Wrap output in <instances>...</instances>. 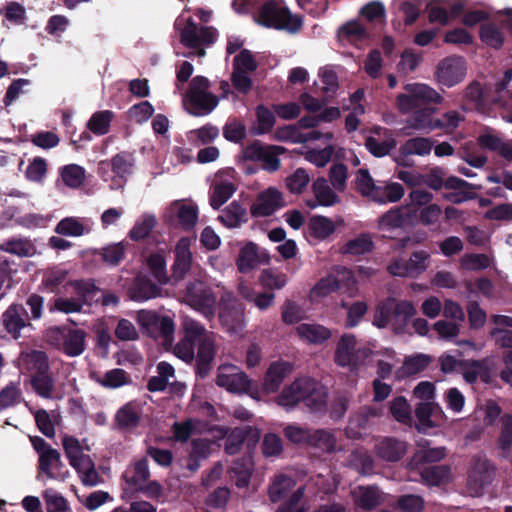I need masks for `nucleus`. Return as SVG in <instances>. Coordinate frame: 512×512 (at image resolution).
<instances>
[{"instance_id":"41","label":"nucleus","mask_w":512,"mask_h":512,"mask_svg":"<svg viewBox=\"0 0 512 512\" xmlns=\"http://www.w3.org/2000/svg\"><path fill=\"white\" fill-rule=\"evenodd\" d=\"M61 466L60 453L56 449L50 450L39 457L37 478H40L41 474H45L48 478L54 479L55 473L53 470H58Z\"/></svg>"},{"instance_id":"42","label":"nucleus","mask_w":512,"mask_h":512,"mask_svg":"<svg viewBox=\"0 0 512 512\" xmlns=\"http://www.w3.org/2000/svg\"><path fill=\"white\" fill-rule=\"evenodd\" d=\"M451 469L448 465H433L425 467L420 475L423 481L430 486H439L449 480Z\"/></svg>"},{"instance_id":"12","label":"nucleus","mask_w":512,"mask_h":512,"mask_svg":"<svg viewBox=\"0 0 512 512\" xmlns=\"http://www.w3.org/2000/svg\"><path fill=\"white\" fill-rule=\"evenodd\" d=\"M163 218L171 226H180L184 230H190L197 222L198 210L194 205H188L182 200H176L166 209Z\"/></svg>"},{"instance_id":"40","label":"nucleus","mask_w":512,"mask_h":512,"mask_svg":"<svg viewBox=\"0 0 512 512\" xmlns=\"http://www.w3.org/2000/svg\"><path fill=\"white\" fill-rule=\"evenodd\" d=\"M308 446L331 453L336 447L335 435L326 429H311Z\"/></svg>"},{"instance_id":"21","label":"nucleus","mask_w":512,"mask_h":512,"mask_svg":"<svg viewBox=\"0 0 512 512\" xmlns=\"http://www.w3.org/2000/svg\"><path fill=\"white\" fill-rule=\"evenodd\" d=\"M160 294L161 288L144 274H138L129 288L130 298L134 301H146Z\"/></svg>"},{"instance_id":"17","label":"nucleus","mask_w":512,"mask_h":512,"mask_svg":"<svg viewBox=\"0 0 512 512\" xmlns=\"http://www.w3.org/2000/svg\"><path fill=\"white\" fill-rule=\"evenodd\" d=\"M2 322L6 331L17 339L21 331L31 327L26 309L20 304H13L2 315Z\"/></svg>"},{"instance_id":"36","label":"nucleus","mask_w":512,"mask_h":512,"mask_svg":"<svg viewBox=\"0 0 512 512\" xmlns=\"http://www.w3.org/2000/svg\"><path fill=\"white\" fill-rule=\"evenodd\" d=\"M334 222L322 215H313L308 222L309 234L318 240H325L335 232Z\"/></svg>"},{"instance_id":"38","label":"nucleus","mask_w":512,"mask_h":512,"mask_svg":"<svg viewBox=\"0 0 512 512\" xmlns=\"http://www.w3.org/2000/svg\"><path fill=\"white\" fill-rule=\"evenodd\" d=\"M446 456L445 447H434V448H421L417 450L410 462V468H418L420 465L426 463H435L441 461Z\"/></svg>"},{"instance_id":"16","label":"nucleus","mask_w":512,"mask_h":512,"mask_svg":"<svg viewBox=\"0 0 512 512\" xmlns=\"http://www.w3.org/2000/svg\"><path fill=\"white\" fill-rule=\"evenodd\" d=\"M198 345L196 359V373L199 377L205 378L212 369V362L216 354V345L213 333L205 330L197 339Z\"/></svg>"},{"instance_id":"52","label":"nucleus","mask_w":512,"mask_h":512,"mask_svg":"<svg viewBox=\"0 0 512 512\" xmlns=\"http://www.w3.org/2000/svg\"><path fill=\"white\" fill-rule=\"evenodd\" d=\"M498 448L507 451L512 447V415L504 414L500 418V433L497 439Z\"/></svg>"},{"instance_id":"32","label":"nucleus","mask_w":512,"mask_h":512,"mask_svg":"<svg viewBox=\"0 0 512 512\" xmlns=\"http://www.w3.org/2000/svg\"><path fill=\"white\" fill-rule=\"evenodd\" d=\"M479 36L487 46L500 49L505 42V34L502 28L495 22H486L480 25Z\"/></svg>"},{"instance_id":"22","label":"nucleus","mask_w":512,"mask_h":512,"mask_svg":"<svg viewBox=\"0 0 512 512\" xmlns=\"http://www.w3.org/2000/svg\"><path fill=\"white\" fill-rule=\"evenodd\" d=\"M286 206L282 192L275 187L258 193V217L270 216L277 210Z\"/></svg>"},{"instance_id":"5","label":"nucleus","mask_w":512,"mask_h":512,"mask_svg":"<svg viewBox=\"0 0 512 512\" xmlns=\"http://www.w3.org/2000/svg\"><path fill=\"white\" fill-rule=\"evenodd\" d=\"M371 355L370 348L357 346L355 335L344 334L337 343L334 361L340 367H349L354 370L363 365Z\"/></svg>"},{"instance_id":"29","label":"nucleus","mask_w":512,"mask_h":512,"mask_svg":"<svg viewBox=\"0 0 512 512\" xmlns=\"http://www.w3.org/2000/svg\"><path fill=\"white\" fill-rule=\"evenodd\" d=\"M115 422L120 430L131 431L135 429L140 422V409L133 403L124 405L117 411Z\"/></svg>"},{"instance_id":"11","label":"nucleus","mask_w":512,"mask_h":512,"mask_svg":"<svg viewBox=\"0 0 512 512\" xmlns=\"http://www.w3.org/2000/svg\"><path fill=\"white\" fill-rule=\"evenodd\" d=\"M184 337L175 345L174 354L185 362H192L195 358V345L197 339L205 332V328L192 318L183 321Z\"/></svg>"},{"instance_id":"53","label":"nucleus","mask_w":512,"mask_h":512,"mask_svg":"<svg viewBox=\"0 0 512 512\" xmlns=\"http://www.w3.org/2000/svg\"><path fill=\"white\" fill-rule=\"evenodd\" d=\"M310 181L309 174L304 168H297L286 180V187L293 194H300Z\"/></svg>"},{"instance_id":"33","label":"nucleus","mask_w":512,"mask_h":512,"mask_svg":"<svg viewBox=\"0 0 512 512\" xmlns=\"http://www.w3.org/2000/svg\"><path fill=\"white\" fill-rule=\"evenodd\" d=\"M123 477L129 488L135 491L144 482L148 481L150 477L147 459L142 458L137 461L133 467L125 471Z\"/></svg>"},{"instance_id":"9","label":"nucleus","mask_w":512,"mask_h":512,"mask_svg":"<svg viewBox=\"0 0 512 512\" xmlns=\"http://www.w3.org/2000/svg\"><path fill=\"white\" fill-rule=\"evenodd\" d=\"M185 302L210 319L215 314L216 299L212 290L201 281L188 283L185 291Z\"/></svg>"},{"instance_id":"59","label":"nucleus","mask_w":512,"mask_h":512,"mask_svg":"<svg viewBox=\"0 0 512 512\" xmlns=\"http://www.w3.org/2000/svg\"><path fill=\"white\" fill-rule=\"evenodd\" d=\"M383 60L378 49H372L364 62V71L371 79H377L381 75Z\"/></svg>"},{"instance_id":"30","label":"nucleus","mask_w":512,"mask_h":512,"mask_svg":"<svg viewBox=\"0 0 512 512\" xmlns=\"http://www.w3.org/2000/svg\"><path fill=\"white\" fill-rule=\"evenodd\" d=\"M410 215L403 208H391L384 213L379 219V229L383 231H391L403 228L409 224Z\"/></svg>"},{"instance_id":"8","label":"nucleus","mask_w":512,"mask_h":512,"mask_svg":"<svg viewBox=\"0 0 512 512\" xmlns=\"http://www.w3.org/2000/svg\"><path fill=\"white\" fill-rule=\"evenodd\" d=\"M216 384L219 387L226 388L229 392L245 393L256 399L252 380L234 365H221L218 367Z\"/></svg>"},{"instance_id":"10","label":"nucleus","mask_w":512,"mask_h":512,"mask_svg":"<svg viewBox=\"0 0 512 512\" xmlns=\"http://www.w3.org/2000/svg\"><path fill=\"white\" fill-rule=\"evenodd\" d=\"M219 320L231 333L239 332L244 322V308L230 292H224L220 297Z\"/></svg>"},{"instance_id":"6","label":"nucleus","mask_w":512,"mask_h":512,"mask_svg":"<svg viewBox=\"0 0 512 512\" xmlns=\"http://www.w3.org/2000/svg\"><path fill=\"white\" fill-rule=\"evenodd\" d=\"M77 297L76 298H56L54 308L64 313L80 312L83 305H92L98 303L99 288L91 280H80L71 282Z\"/></svg>"},{"instance_id":"27","label":"nucleus","mask_w":512,"mask_h":512,"mask_svg":"<svg viewBox=\"0 0 512 512\" xmlns=\"http://www.w3.org/2000/svg\"><path fill=\"white\" fill-rule=\"evenodd\" d=\"M112 171L115 174L112 179V188H121L125 183L126 175L131 173L133 166V159L127 153H119L111 160Z\"/></svg>"},{"instance_id":"15","label":"nucleus","mask_w":512,"mask_h":512,"mask_svg":"<svg viewBox=\"0 0 512 512\" xmlns=\"http://www.w3.org/2000/svg\"><path fill=\"white\" fill-rule=\"evenodd\" d=\"M381 414V408L375 406L360 407L357 411L352 413L349 418L348 425L345 429L346 436L354 440L361 439L370 426L371 419L380 417Z\"/></svg>"},{"instance_id":"58","label":"nucleus","mask_w":512,"mask_h":512,"mask_svg":"<svg viewBox=\"0 0 512 512\" xmlns=\"http://www.w3.org/2000/svg\"><path fill=\"white\" fill-rule=\"evenodd\" d=\"M310 433L311 429L292 424L283 429L285 438H287L291 443L297 445L308 446L309 438L311 437Z\"/></svg>"},{"instance_id":"34","label":"nucleus","mask_w":512,"mask_h":512,"mask_svg":"<svg viewBox=\"0 0 512 512\" xmlns=\"http://www.w3.org/2000/svg\"><path fill=\"white\" fill-rule=\"evenodd\" d=\"M312 191L320 206L330 207L340 202V197L332 190L324 177H318L313 182Z\"/></svg>"},{"instance_id":"7","label":"nucleus","mask_w":512,"mask_h":512,"mask_svg":"<svg viewBox=\"0 0 512 512\" xmlns=\"http://www.w3.org/2000/svg\"><path fill=\"white\" fill-rule=\"evenodd\" d=\"M496 473V467L483 455H476L472 459L468 471L467 487L473 496H480L483 490L492 484Z\"/></svg>"},{"instance_id":"49","label":"nucleus","mask_w":512,"mask_h":512,"mask_svg":"<svg viewBox=\"0 0 512 512\" xmlns=\"http://www.w3.org/2000/svg\"><path fill=\"white\" fill-rule=\"evenodd\" d=\"M389 412L400 423L407 424L412 420L411 407L403 396H397L390 402Z\"/></svg>"},{"instance_id":"25","label":"nucleus","mask_w":512,"mask_h":512,"mask_svg":"<svg viewBox=\"0 0 512 512\" xmlns=\"http://www.w3.org/2000/svg\"><path fill=\"white\" fill-rule=\"evenodd\" d=\"M191 252L187 239H181L175 247V262L173 264L172 277L175 281L183 279L191 267Z\"/></svg>"},{"instance_id":"55","label":"nucleus","mask_w":512,"mask_h":512,"mask_svg":"<svg viewBox=\"0 0 512 512\" xmlns=\"http://www.w3.org/2000/svg\"><path fill=\"white\" fill-rule=\"evenodd\" d=\"M31 384L34 390L42 397L48 398L51 396L54 388V381L49 374V371L41 372L31 376Z\"/></svg>"},{"instance_id":"48","label":"nucleus","mask_w":512,"mask_h":512,"mask_svg":"<svg viewBox=\"0 0 512 512\" xmlns=\"http://www.w3.org/2000/svg\"><path fill=\"white\" fill-rule=\"evenodd\" d=\"M237 268L241 273H249L256 266V246L253 242L247 243L239 252Z\"/></svg>"},{"instance_id":"61","label":"nucleus","mask_w":512,"mask_h":512,"mask_svg":"<svg viewBox=\"0 0 512 512\" xmlns=\"http://www.w3.org/2000/svg\"><path fill=\"white\" fill-rule=\"evenodd\" d=\"M334 153V147L328 145L323 149H310L305 154V159L315 166L322 168L325 167L331 160Z\"/></svg>"},{"instance_id":"18","label":"nucleus","mask_w":512,"mask_h":512,"mask_svg":"<svg viewBox=\"0 0 512 512\" xmlns=\"http://www.w3.org/2000/svg\"><path fill=\"white\" fill-rule=\"evenodd\" d=\"M215 30L211 27H198L191 19L182 29L180 41L190 48H198L200 45H210L214 42Z\"/></svg>"},{"instance_id":"37","label":"nucleus","mask_w":512,"mask_h":512,"mask_svg":"<svg viewBox=\"0 0 512 512\" xmlns=\"http://www.w3.org/2000/svg\"><path fill=\"white\" fill-rule=\"evenodd\" d=\"M433 147V141L429 138L424 137H414L405 141L404 144L399 148V153L401 157H406L408 155H419L425 156L428 155Z\"/></svg>"},{"instance_id":"28","label":"nucleus","mask_w":512,"mask_h":512,"mask_svg":"<svg viewBox=\"0 0 512 512\" xmlns=\"http://www.w3.org/2000/svg\"><path fill=\"white\" fill-rule=\"evenodd\" d=\"M355 505L365 511H371L384 502L381 491L375 486L359 487L354 499Z\"/></svg>"},{"instance_id":"3","label":"nucleus","mask_w":512,"mask_h":512,"mask_svg":"<svg viewBox=\"0 0 512 512\" xmlns=\"http://www.w3.org/2000/svg\"><path fill=\"white\" fill-rule=\"evenodd\" d=\"M415 314L412 302L389 297L378 304L373 325L381 329L391 328L395 334H404Z\"/></svg>"},{"instance_id":"14","label":"nucleus","mask_w":512,"mask_h":512,"mask_svg":"<svg viewBox=\"0 0 512 512\" xmlns=\"http://www.w3.org/2000/svg\"><path fill=\"white\" fill-rule=\"evenodd\" d=\"M465 62L462 57L449 56L442 59L436 68L437 81L446 87L460 83L465 76Z\"/></svg>"},{"instance_id":"43","label":"nucleus","mask_w":512,"mask_h":512,"mask_svg":"<svg viewBox=\"0 0 512 512\" xmlns=\"http://www.w3.org/2000/svg\"><path fill=\"white\" fill-rule=\"evenodd\" d=\"M246 206H242L238 202H232L225 209L218 219L227 227L232 228L238 226L241 222L246 221Z\"/></svg>"},{"instance_id":"39","label":"nucleus","mask_w":512,"mask_h":512,"mask_svg":"<svg viewBox=\"0 0 512 512\" xmlns=\"http://www.w3.org/2000/svg\"><path fill=\"white\" fill-rule=\"evenodd\" d=\"M86 333L80 329H69L64 335L63 349L70 356H78L85 349Z\"/></svg>"},{"instance_id":"19","label":"nucleus","mask_w":512,"mask_h":512,"mask_svg":"<svg viewBox=\"0 0 512 512\" xmlns=\"http://www.w3.org/2000/svg\"><path fill=\"white\" fill-rule=\"evenodd\" d=\"M408 443L395 437H383L375 444L378 458L386 462H398L406 454Z\"/></svg>"},{"instance_id":"24","label":"nucleus","mask_w":512,"mask_h":512,"mask_svg":"<svg viewBox=\"0 0 512 512\" xmlns=\"http://www.w3.org/2000/svg\"><path fill=\"white\" fill-rule=\"evenodd\" d=\"M287 149L278 145H262L258 142V163L263 170L270 173L280 169L281 162L279 156L284 154Z\"/></svg>"},{"instance_id":"45","label":"nucleus","mask_w":512,"mask_h":512,"mask_svg":"<svg viewBox=\"0 0 512 512\" xmlns=\"http://www.w3.org/2000/svg\"><path fill=\"white\" fill-rule=\"evenodd\" d=\"M448 190H455L458 191L459 194L462 195L461 199L456 200V202H460L462 200H469L475 198V192L472 190H475L479 188V186L470 184L469 182L458 178L456 176H450L444 181V186Z\"/></svg>"},{"instance_id":"47","label":"nucleus","mask_w":512,"mask_h":512,"mask_svg":"<svg viewBox=\"0 0 512 512\" xmlns=\"http://www.w3.org/2000/svg\"><path fill=\"white\" fill-rule=\"evenodd\" d=\"M293 480L284 474L277 475L269 487V497L274 503L282 500L292 488Z\"/></svg>"},{"instance_id":"60","label":"nucleus","mask_w":512,"mask_h":512,"mask_svg":"<svg viewBox=\"0 0 512 512\" xmlns=\"http://www.w3.org/2000/svg\"><path fill=\"white\" fill-rule=\"evenodd\" d=\"M429 258V253L424 250L414 251L411 254L410 258L406 260L411 277L417 276L427 269Z\"/></svg>"},{"instance_id":"2","label":"nucleus","mask_w":512,"mask_h":512,"mask_svg":"<svg viewBox=\"0 0 512 512\" xmlns=\"http://www.w3.org/2000/svg\"><path fill=\"white\" fill-rule=\"evenodd\" d=\"M328 396V389L320 381L304 376L285 386L277 396V403L286 410L303 404L310 412L322 414L327 410Z\"/></svg>"},{"instance_id":"63","label":"nucleus","mask_w":512,"mask_h":512,"mask_svg":"<svg viewBox=\"0 0 512 512\" xmlns=\"http://www.w3.org/2000/svg\"><path fill=\"white\" fill-rule=\"evenodd\" d=\"M175 326L173 320L168 316H159L154 331L163 337V345L168 348L172 346Z\"/></svg>"},{"instance_id":"23","label":"nucleus","mask_w":512,"mask_h":512,"mask_svg":"<svg viewBox=\"0 0 512 512\" xmlns=\"http://www.w3.org/2000/svg\"><path fill=\"white\" fill-rule=\"evenodd\" d=\"M19 367L31 376L49 371L48 357L45 352L30 350L22 352L18 358Z\"/></svg>"},{"instance_id":"13","label":"nucleus","mask_w":512,"mask_h":512,"mask_svg":"<svg viewBox=\"0 0 512 512\" xmlns=\"http://www.w3.org/2000/svg\"><path fill=\"white\" fill-rule=\"evenodd\" d=\"M256 69V62L248 50H242L233 61L232 82L234 87L242 93H246L252 86L249 73Z\"/></svg>"},{"instance_id":"51","label":"nucleus","mask_w":512,"mask_h":512,"mask_svg":"<svg viewBox=\"0 0 512 512\" xmlns=\"http://www.w3.org/2000/svg\"><path fill=\"white\" fill-rule=\"evenodd\" d=\"M251 431L252 428L248 426L235 428L226 439L224 447L225 452L229 455L236 454Z\"/></svg>"},{"instance_id":"56","label":"nucleus","mask_w":512,"mask_h":512,"mask_svg":"<svg viewBox=\"0 0 512 512\" xmlns=\"http://www.w3.org/2000/svg\"><path fill=\"white\" fill-rule=\"evenodd\" d=\"M466 310L471 329L478 330L485 325L487 314L485 310L480 307L477 301H469L466 306Z\"/></svg>"},{"instance_id":"46","label":"nucleus","mask_w":512,"mask_h":512,"mask_svg":"<svg viewBox=\"0 0 512 512\" xmlns=\"http://www.w3.org/2000/svg\"><path fill=\"white\" fill-rule=\"evenodd\" d=\"M341 307L347 310V316L345 319V326L347 328L356 327L368 310V306L364 301H356L352 304L342 302Z\"/></svg>"},{"instance_id":"26","label":"nucleus","mask_w":512,"mask_h":512,"mask_svg":"<svg viewBox=\"0 0 512 512\" xmlns=\"http://www.w3.org/2000/svg\"><path fill=\"white\" fill-rule=\"evenodd\" d=\"M404 195V187L397 182L377 184L369 198L379 204L399 201Z\"/></svg>"},{"instance_id":"35","label":"nucleus","mask_w":512,"mask_h":512,"mask_svg":"<svg viewBox=\"0 0 512 512\" xmlns=\"http://www.w3.org/2000/svg\"><path fill=\"white\" fill-rule=\"evenodd\" d=\"M297 333L309 343L322 344L331 337V331L320 324L302 323L297 327Z\"/></svg>"},{"instance_id":"20","label":"nucleus","mask_w":512,"mask_h":512,"mask_svg":"<svg viewBox=\"0 0 512 512\" xmlns=\"http://www.w3.org/2000/svg\"><path fill=\"white\" fill-rule=\"evenodd\" d=\"M293 365L288 361L272 362L266 372L263 382V390L275 392L279 389L284 379L292 372Z\"/></svg>"},{"instance_id":"50","label":"nucleus","mask_w":512,"mask_h":512,"mask_svg":"<svg viewBox=\"0 0 512 512\" xmlns=\"http://www.w3.org/2000/svg\"><path fill=\"white\" fill-rule=\"evenodd\" d=\"M0 250L20 257H28L33 255L35 252L32 243L23 239L7 240L0 245Z\"/></svg>"},{"instance_id":"31","label":"nucleus","mask_w":512,"mask_h":512,"mask_svg":"<svg viewBox=\"0 0 512 512\" xmlns=\"http://www.w3.org/2000/svg\"><path fill=\"white\" fill-rule=\"evenodd\" d=\"M188 96L191 106L188 111L196 116L210 113L218 104L217 97L209 92L190 93Z\"/></svg>"},{"instance_id":"54","label":"nucleus","mask_w":512,"mask_h":512,"mask_svg":"<svg viewBox=\"0 0 512 512\" xmlns=\"http://www.w3.org/2000/svg\"><path fill=\"white\" fill-rule=\"evenodd\" d=\"M234 191L235 187L232 183L222 182L215 184L210 197V205L214 209H219L232 196Z\"/></svg>"},{"instance_id":"4","label":"nucleus","mask_w":512,"mask_h":512,"mask_svg":"<svg viewBox=\"0 0 512 512\" xmlns=\"http://www.w3.org/2000/svg\"><path fill=\"white\" fill-rule=\"evenodd\" d=\"M258 24L295 34L301 30L303 19L292 14L287 7L280 6L276 0H268L258 8Z\"/></svg>"},{"instance_id":"1","label":"nucleus","mask_w":512,"mask_h":512,"mask_svg":"<svg viewBox=\"0 0 512 512\" xmlns=\"http://www.w3.org/2000/svg\"><path fill=\"white\" fill-rule=\"evenodd\" d=\"M443 97L426 84H414L408 94L397 96L399 109L403 113L411 112L406 120L407 127L419 131L435 130L433 115L437 109L432 104H439Z\"/></svg>"},{"instance_id":"62","label":"nucleus","mask_w":512,"mask_h":512,"mask_svg":"<svg viewBox=\"0 0 512 512\" xmlns=\"http://www.w3.org/2000/svg\"><path fill=\"white\" fill-rule=\"evenodd\" d=\"M147 265L153 276L160 284H166L169 280L165 268V260L160 254H151L147 258Z\"/></svg>"},{"instance_id":"64","label":"nucleus","mask_w":512,"mask_h":512,"mask_svg":"<svg viewBox=\"0 0 512 512\" xmlns=\"http://www.w3.org/2000/svg\"><path fill=\"white\" fill-rule=\"evenodd\" d=\"M329 180L335 190L342 192L346 188L347 167L343 163H335L329 169Z\"/></svg>"},{"instance_id":"57","label":"nucleus","mask_w":512,"mask_h":512,"mask_svg":"<svg viewBox=\"0 0 512 512\" xmlns=\"http://www.w3.org/2000/svg\"><path fill=\"white\" fill-rule=\"evenodd\" d=\"M365 146L367 150L375 157H383L395 148L396 141L394 139L380 141L375 137L369 136L366 139Z\"/></svg>"},{"instance_id":"44","label":"nucleus","mask_w":512,"mask_h":512,"mask_svg":"<svg viewBox=\"0 0 512 512\" xmlns=\"http://www.w3.org/2000/svg\"><path fill=\"white\" fill-rule=\"evenodd\" d=\"M373 249V242L366 234H362L354 239L347 241L341 248L343 254L350 255H364L371 252Z\"/></svg>"}]
</instances>
